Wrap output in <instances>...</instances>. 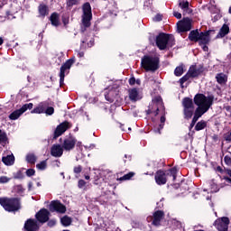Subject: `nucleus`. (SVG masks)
<instances>
[{
	"label": "nucleus",
	"mask_w": 231,
	"mask_h": 231,
	"mask_svg": "<svg viewBox=\"0 0 231 231\" xmlns=\"http://www.w3.org/2000/svg\"><path fill=\"white\" fill-rule=\"evenodd\" d=\"M32 187H33V183L29 182V183H28V189H29V190H31Z\"/></svg>",
	"instance_id": "nucleus-56"
},
{
	"label": "nucleus",
	"mask_w": 231,
	"mask_h": 231,
	"mask_svg": "<svg viewBox=\"0 0 231 231\" xmlns=\"http://www.w3.org/2000/svg\"><path fill=\"white\" fill-rule=\"evenodd\" d=\"M141 82H142V81H141L140 79H136V80H135V84H137L138 86H140Z\"/></svg>",
	"instance_id": "nucleus-57"
},
{
	"label": "nucleus",
	"mask_w": 231,
	"mask_h": 231,
	"mask_svg": "<svg viewBox=\"0 0 231 231\" xmlns=\"http://www.w3.org/2000/svg\"><path fill=\"white\" fill-rule=\"evenodd\" d=\"M60 221H61V225H63V226H69V225H71V217H69L68 216L61 217Z\"/></svg>",
	"instance_id": "nucleus-34"
},
{
	"label": "nucleus",
	"mask_w": 231,
	"mask_h": 231,
	"mask_svg": "<svg viewBox=\"0 0 231 231\" xmlns=\"http://www.w3.org/2000/svg\"><path fill=\"white\" fill-rule=\"evenodd\" d=\"M160 109H163V101L162 100V97H156L152 100V104L149 106L147 114L158 116Z\"/></svg>",
	"instance_id": "nucleus-7"
},
{
	"label": "nucleus",
	"mask_w": 231,
	"mask_h": 231,
	"mask_svg": "<svg viewBox=\"0 0 231 231\" xmlns=\"http://www.w3.org/2000/svg\"><path fill=\"white\" fill-rule=\"evenodd\" d=\"M176 174H178V169L176 168H171L166 172L158 171L155 174V181L157 185H165L167 183V176H171L174 181L176 180Z\"/></svg>",
	"instance_id": "nucleus-3"
},
{
	"label": "nucleus",
	"mask_w": 231,
	"mask_h": 231,
	"mask_svg": "<svg viewBox=\"0 0 231 231\" xmlns=\"http://www.w3.org/2000/svg\"><path fill=\"white\" fill-rule=\"evenodd\" d=\"M217 81L218 84H225L226 82V75L220 73L216 76Z\"/></svg>",
	"instance_id": "nucleus-33"
},
{
	"label": "nucleus",
	"mask_w": 231,
	"mask_h": 231,
	"mask_svg": "<svg viewBox=\"0 0 231 231\" xmlns=\"http://www.w3.org/2000/svg\"><path fill=\"white\" fill-rule=\"evenodd\" d=\"M51 154L54 158H60L64 154V148L60 144H53L51 148Z\"/></svg>",
	"instance_id": "nucleus-18"
},
{
	"label": "nucleus",
	"mask_w": 231,
	"mask_h": 231,
	"mask_svg": "<svg viewBox=\"0 0 231 231\" xmlns=\"http://www.w3.org/2000/svg\"><path fill=\"white\" fill-rule=\"evenodd\" d=\"M39 227H40L39 222L32 218L28 219L24 224L25 231H37L39 230Z\"/></svg>",
	"instance_id": "nucleus-17"
},
{
	"label": "nucleus",
	"mask_w": 231,
	"mask_h": 231,
	"mask_svg": "<svg viewBox=\"0 0 231 231\" xmlns=\"http://www.w3.org/2000/svg\"><path fill=\"white\" fill-rule=\"evenodd\" d=\"M178 32H190L192 30V20L184 18L177 23Z\"/></svg>",
	"instance_id": "nucleus-10"
},
{
	"label": "nucleus",
	"mask_w": 231,
	"mask_h": 231,
	"mask_svg": "<svg viewBox=\"0 0 231 231\" xmlns=\"http://www.w3.org/2000/svg\"><path fill=\"white\" fill-rule=\"evenodd\" d=\"M224 162L226 165H231V154L226 155L224 158Z\"/></svg>",
	"instance_id": "nucleus-44"
},
{
	"label": "nucleus",
	"mask_w": 231,
	"mask_h": 231,
	"mask_svg": "<svg viewBox=\"0 0 231 231\" xmlns=\"http://www.w3.org/2000/svg\"><path fill=\"white\" fill-rule=\"evenodd\" d=\"M6 140H8L6 137V133L3 132V130H0V143L2 145L6 144Z\"/></svg>",
	"instance_id": "nucleus-38"
},
{
	"label": "nucleus",
	"mask_w": 231,
	"mask_h": 231,
	"mask_svg": "<svg viewBox=\"0 0 231 231\" xmlns=\"http://www.w3.org/2000/svg\"><path fill=\"white\" fill-rule=\"evenodd\" d=\"M56 223H57V221H55V220H50L48 222V226H55Z\"/></svg>",
	"instance_id": "nucleus-51"
},
{
	"label": "nucleus",
	"mask_w": 231,
	"mask_h": 231,
	"mask_svg": "<svg viewBox=\"0 0 231 231\" xmlns=\"http://www.w3.org/2000/svg\"><path fill=\"white\" fill-rule=\"evenodd\" d=\"M228 225H230V219L226 217H223L215 221V226L218 231H228Z\"/></svg>",
	"instance_id": "nucleus-12"
},
{
	"label": "nucleus",
	"mask_w": 231,
	"mask_h": 231,
	"mask_svg": "<svg viewBox=\"0 0 231 231\" xmlns=\"http://www.w3.org/2000/svg\"><path fill=\"white\" fill-rule=\"evenodd\" d=\"M229 14H231V6L229 7Z\"/></svg>",
	"instance_id": "nucleus-64"
},
{
	"label": "nucleus",
	"mask_w": 231,
	"mask_h": 231,
	"mask_svg": "<svg viewBox=\"0 0 231 231\" xmlns=\"http://www.w3.org/2000/svg\"><path fill=\"white\" fill-rule=\"evenodd\" d=\"M206 199H208V200L210 199V196H208V197L206 198Z\"/></svg>",
	"instance_id": "nucleus-62"
},
{
	"label": "nucleus",
	"mask_w": 231,
	"mask_h": 231,
	"mask_svg": "<svg viewBox=\"0 0 231 231\" xmlns=\"http://www.w3.org/2000/svg\"><path fill=\"white\" fill-rule=\"evenodd\" d=\"M27 163H31V165H34L35 162H37V156L34 153H28L25 157Z\"/></svg>",
	"instance_id": "nucleus-31"
},
{
	"label": "nucleus",
	"mask_w": 231,
	"mask_h": 231,
	"mask_svg": "<svg viewBox=\"0 0 231 231\" xmlns=\"http://www.w3.org/2000/svg\"><path fill=\"white\" fill-rule=\"evenodd\" d=\"M226 172H227L228 176H230V178H231V170H227Z\"/></svg>",
	"instance_id": "nucleus-58"
},
{
	"label": "nucleus",
	"mask_w": 231,
	"mask_h": 231,
	"mask_svg": "<svg viewBox=\"0 0 231 231\" xmlns=\"http://www.w3.org/2000/svg\"><path fill=\"white\" fill-rule=\"evenodd\" d=\"M198 75H199V69H196V67L194 66L190 67L188 73L180 79V86H183V84L187 82L189 77L194 78V77H198Z\"/></svg>",
	"instance_id": "nucleus-13"
},
{
	"label": "nucleus",
	"mask_w": 231,
	"mask_h": 231,
	"mask_svg": "<svg viewBox=\"0 0 231 231\" xmlns=\"http://www.w3.org/2000/svg\"><path fill=\"white\" fill-rule=\"evenodd\" d=\"M3 42H5V41L0 37V46L3 44Z\"/></svg>",
	"instance_id": "nucleus-59"
},
{
	"label": "nucleus",
	"mask_w": 231,
	"mask_h": 231,
	"mask_svg": "<svg viewBox=\"0 0 231 231\" xmlns=\"http://www.w3.org/2000/svg\"><path fill=\"white\" fill-rule=\"evenodd\" d=\"M183 71H184L183 65H180L175 69L174 75L176 77H181L183 75Z\"/></svg>",
	"instance_id": "nucleus-37"
},
{
	"label": "nucleus",
	"mask_w": 231,
	"mask_h": 231,
	"mask_svg": "<svg viewBox=\"0 0 231 231\" xmlns=\"http://www.w3.org/2000/svg\"><path fill=\"white\" fill-rule=\"evenodd\" d=\"M73 5H75V1L69 0V1L68 2V5H69V6H73Z\"/></svg>",
	"instance_id": "nucleus-53"
},
{
	"label": "nucleus",
	"mask_w": 231,
	"mask_h": 231,
	"mask_svg": "<svg viewBox=\"0 0 231 231\" xmlns=\"http://www.w3.org/2000/svg\"><path fill=\"white\" fill-rule=\"evenodd\" d=\"M85 180H89V175H86Z\"/></svg>",
	"instance_id": "nucleus-61"
},
{
	"label": "nucleus",
	"mask_w": 231,
	"mask_h": 231,
	"mask_svg": "<svg viewBox=\"0 0 231 231\" xmlns=\"http://www.w3.org/2000/svg\"><path fill=\"white\" fill-rule=\"evenodd\" d=\"M79 57H84V52H79Z\"/></svg>",
	"instance_id": "nucleus-60"
},
{
	"label": "nucleus",
	"mask_w": 231,
	"mask_h": 231,
	"mask_svg": "<svg viewBox=\"0 0 231 231\" xmlns=\"http://www.w3.org/2000/svg\"><path fill=\"white\" fill-rule=\"evenodd\" d=\"M35 174V170L33 169H29L26 171V176H28L29 178L33 176Z\"/></svg>",
	"instance_id": "nucleus-46"
},
{
	"label": "nucleus",
	"mask_w": 231,
	"mask_h": 231,
	"mask_svg": "<svg viewBox=\"0 0 231 231\" xmlns=\"http://www.w3.org/2000/svg\"><path fill=\"white\" fill-rule=\"evenodd\" d=\"M165 216V213L162 210H157L153 213V219H152V225L155 226H160V223H162V219H163V217Z\"/></svg>",
	"instance_id": "nucleus-20"
},
{
	"label": "nucleus",
	"mask_w": 231,
	"mask_h": 231,
	"mask_svg": "<svg viewBox=\"0 0 231 231\" xmlns=\"http://www.w3.org/2000/svg\"><path fill=\"white\" fill-rule=\"evenodd\" d=\"M0 205L7 212H16V210L21 208V202L17 199L1 198Z\"/></svg>",
	"instance_id": "nucleus-5"
},
{
	"label": "nucleus",
	"mask_w": 231,
	"mask_h": 231,
	"mask_svg": "<svg viewBox=\"0 0 231 231\" xmlns=\"http://www.w3.org/2000/svg\"><path fill=\"white\" fill-rule=\"evenodd\" d=\"M207 185H209V189L205 188L204 192H207V190L210 192H219V187H217V181H216V180L213 179L209 180Z\"/></svg>",
	"instance_id": "nucleus-25"
},
{
	"label": "nucleus",
	"mask_w": 231,
	"mask_h": 231,
	"mask_svg": "<svg viewBox=\"0 0 231 231\" xmlns=\"http://www.w3.org/2000/svg\"><path fill=\"white\" fill-rule=\"evenodd\" d=\"M179 6L182 10L183 15H187L192 12V9H190L189 1H185V0L180 1Z\"/></svg>",
	"instance_id": "nucleus-23"
},
{
	"label": "nucleus",
	"mask_w": 231,
	"mask_h": 231,
	"mask_svg": "<svg viewBox=\"0 0 231 231\" xmlns=\"http://www.w3.org/2000/svg\"><path fill=\"white\" fill-rule=\"evenodd\" d=\"M141 66L146 71H156L160 68V59L158 57L144 56L142 59Z\"/></svg>",
	"instance_id": "nucleus-2"
},
{
	"label": "nucleus",
	"mask_w": 231,
	"mask_h": 231,
	"mask_svg": "<svg viewBox=\"0 0 231 231\" xmlns=\"http://www.w3.org/2000/svg\"><path fill=\"white\" fill-rule=\"evenodd\" d=\"M39 12V17H46L48 14H50V8H48V5L42 4L38 7Z\"/></svg>",
	"instance_id": "nucleus-26"
},
{
	"label": "nucleus",
	"mask_w": 231,
	"mask_h": 231,
	"mask_svg": "<svg viewBox=\"0 0 231 231\" xmlns=\"http://www.w3.org/2000/svg\"><path fill=\"white\" fill-rule=\"evenodd\" d=\"M201 114H198V112H195L192 122L190 124V129H192V127H194V125H196V122H198V120H199V118H201Z\"/></svg>",
	"instance_id": "nucleus-36"
},
{
	"label": "nucleus",
	"mask_w": 231,
	"mask_h": 231,
	"mask_svg": "<svg viewBox=\"0 0 231 231\" xmlns=\"http://www.w3.org/2000/svg\"><path fill=\"white\" fill-rule=\"evenodd\" d=\"M163 124H165V116H162L161 117V124H160V125H159V127L157 128V133H159V134H160V130L161 129H163Z\"/></svg>",
	"instance_id": "nucleus-41"
},
{
	"label": "nucleus",
	"mask_w": 231,
	"mask_h": 231,
	"mask_svg": "<svg viewBox=\"0 0 231 231\" xmlns=\"http://www.w3.org/2000/svg\"><path fill=\"white\" fill-rule=\"evenodd\" d=\"M129 84H130V86H134V84H136V79L131 78L129 79Z\"/></svg>",
	"instance_id": "nucleus-49"
},
{
	"label": "nucleus",
	"mask_w": 231,
	"mask_h": 231,
	"mask_svg": "<svg viewBox=\"0 0 231 231\" xmlns=\"http://www.w3.org/2000/svg\"><path fill=\"white\" fill-rule=\"evenodd\" d=\"M154 21H162V15L157 14L154 18Z\"/></svg>",
	"instance_id": "nucleus-52"
},
{
	"label": "nucleus",
	"mask_w": 231,
	"mask_h": 231,
	"mask_svg": "<svg viewBox=\"0 0 231 231\" xmlns=\"http://www.w3.org/2000/svg\"><path fill=\"white\" fill-rule=\"evenodd\" d=\"M69 127H71V125H69V122L65 121L61 123L56 127V130L54 132V138H59V136H62V134H64V133H66V131H68Z\"/></svg>",
	"instance_id": "nucleus-14"
},
{
	"label": "nucleus",
	"mask_w": 231,
	"mask_h": 231,
	"mask_svg": "<svg viewBox=\"0 0 231 231\" xmlns=\"http://www.w3.org/2000/svg\"><path fill=\"white\" fill-rule=\"evenodd\" d=\"M210 33H212V31L200 32L199 36V44H208V42H210Z\"/></svg>",
	"instance_id": "nucleus-22"
},
{
	"label": "nucleus",
	"mask_w": 231,
	"mask_h": 231,
	"mask_svg": "<svg viewBox=\"0 0 231 231\" xmlns=\"http://www.w3.org/2000/svg\"><path fill=\"white\" fill-rule=\"evenodd\" d=\"M85 186H86V181H84V180H80L79 181L78 187H79V189H82V188L85 187Z\"/></svg>",
	"instance_id": "nucleus-48"
},
{
	"label": "nucleus",
	"mask_w": 231,
	"mask_h": 231,
	"mask_svg": "<svg viewBox=\"0 0 231 231\" xmlns=\"http://www.w3.org/2000/svg\"><path fill=\"white\" fill-rule=\"evenodd\" d=\"M199 34H200V32L198 30L191 31L189 34V41L198 42V41H199Z\"/></svg>",
	"instance_id": "nucleus-28"
},
{
	"label": "nucleus",
	"mask_w": 231,
	"mask_h": 231,
	"mask_svg": "<svg viewBox=\"0 0 231 231\" xmlns=\"http://www.w3.org/2000/svg\"><path fill=\"white\" fill-rule=\"evenodd\" d=\"M75 143H77V140L73 137H69L64 140L61 147H63L65 151H71L75 148Z\"/></svg>",
	"instance_id": "nucleus-19"
},
{
	"label": "nucleus",
	"mask_w": 231,
	"mask_h": 231,
	"mask_svg": "<svg viewBox=\"0 0 231 231\" xmlns=\"http://www.w3.org/2000/svg\"><path fill=\"white\" fill-rule=\"evenodd\" d=\"M10 178L6 177V176H1L0 177V183H8V181H10Z\"/></svg>",
	"instance_id": "nucleus-45"
},
{
	"label": "nucleus",
	"mask_w": 231,
	"mask_h": 231,
	"mask_svg": "<svg viewBox=\"0 0 231 231\" xmlns=\"http://www.w3.org/2000/svg\"><path fill=\"white\" fill-rule=\"evenodd\" d=\"M93 14H91V5L89 3H86L83 5V15H82V23L86 28L91 26V18Z\"/></svg>",
	"instance_id": "nucleus-9"
},
{
	"label": "nucleus",
	"mask_w": 231,
	"mask_h": 231,
	"mask_svg": "<svg viewBox=\"0 0 231 231\" xmlns=\"http://www.w3.org/2000/svg\"><path fill=\"white\" fill-rule=\"evenodd\" d=\"M75 64V59L71 58L68 60L60 69V85H64V78L68 73H69V69H71V66Z\"/></svg>",
	"instance_id": "nucleus-8"
},
{
	"label": "nucleus",
	"mask_w": 231,
	"mask_h": 231,
	"mask_svg": "<svg viewBox=\"0 0 231 231\" xmlns=\"http://www.w3.org/2000/svg\"><path fill=\"white\" fill-rule=\"evenodd\" d=\"M207 127V122L205 121H199L196 126L195 129L196 131H202V129H205Z\"/></svg>",
	"instance_id": "nucleus-35"
},
{
	"label": "nucleus",
	"mask_w": 231,
	"mask_h": 231,
	"mask_svg": "<svg viewBox=\"0 0 231 231\" xmlns=\"http://www.w3.org/2000/svg\"><path fill=\"white\" fill-rule=\"evenodd\" d=\"M182 106H183V115L184 118L186 120H190L192 118V116L194 115V102H192V99L189 97H185L182 100Z\"/></svg>",
	"instance_id": "nucleus-6"
},
{
	"label": "nucleus",
	"mask_w": 231,
	"mask_h": 231,
	"mask_svg": "<svg viewBox=\"0 0 231 231\" xmlns=\"http://www.w3.org/2000/svg\"><path fill=\"white\" fill-rule=\"evenodd\" d=\"M128 97L132 102H138V100H141V98H142V96H140V92H138V89H136V88L129 89Z\"/></svg>",
	"instance_id": "nucleus-21"
},
{
	"label": "nucleus",
	"mask_w": 231,
	"mask_h": 231,
	"mask_svg": "<svg viewBox=\"0 0 231 231\" xmlns=\"http://www.w3.org/2000/svg\"><path fill=\"white\" fill-rule=\"evenodd\" d=\"M202 49H203L204 51H208V47L205 44H203Z\"/></svg>",
	"instance_id": "nucleus-55"
},
{
	"label": "nucleus",
	"mask_w": 231,
	"mask_h": 231,
	"mask_svg": "<svg viewBox=\"0 0 231 231\" xmlns=\"http://www.w3.org/2000/svg\"><path fill=\"white\" fill-rule=\"evenodd\" d=\"M2 162H3V163H5V165L10 166L15 162V157L14 156L13 153L9 154L7 156H4L2 158Z\"/></svg>",
	"instance_id": "nucleus-27"
},
{
	"label": "nucleus",
	"mask_w": 231,
	"mask_h": 231,
	"mask_svg": "<svg viewBox=\"0 0 231 231\" xmlns=\"http://www.w3.org/2000/svg\"><path fill=\"white\" fill-rule=\"evenodd\" d=\"M74 172H75L76 174H80V172H82V167H80V166H76V167L74 168Z\"/></svg>",
	"instance_id": "nucleus-47"
},
{
	"label": "nucleus",
	"mask_w": 231,
	"mask_h": 231,
	"mask_svg": "<svg viewBox=\"0 0 231 231\" xmlns=\"http://www.w3.org/2000/svg\"><path fill=\"white\" fill-rule=\"evenodd\" d=\"M228 32H230V27H228L226 24H224L217 37H225V35H227Z\"/></svg>",
	"instance_id": "nucleus-30"
},
{
	"label": "nucleus",
	"mask_w": 231,
	"mask_h": 231,
	"mask_svg": "<svg viewBox=\"0 0 231 231\" xmlns=\"http://www.w3.org/2000/svg\"><path fill=\"white\" fill-rule=\"evenodd\" d=\"M46 107H48V104L46 102L40 103L31 113L36 115H42L46 111Z\"/></svg>",
	"instance_id": "nucleus-24"
},
{
	"label": "nucleus",
	"mask_w": 231,
	"mask_h": 231,
	"mask_svg": "<svg viewBox=\"0 0 231 231\" xmlns=\"http://www.w3.org/2000/svg\"><path fill=\"white\" fill-rule=\"evenodd\" d=\"M173 15H174V17H176V19H181L180 13H178V12L174 11Z\"/></svg>",
	"instance_id": "nucleus-50"
},
{
	"label": "nucleus",
	"mask_w": 231,
	"mask_h": 231,
	"mask_svg": "<svg viewBox=\"0 0 231 231\" xmlns=\"http://www.w3.org/2000/svg\"><path fill=\"white\" fill-rule=\"evenodd\" d=\"M35 217L39 223H46L50 219V211L46 208L41 209Z\"/></svg>",
	"instance_id": "nucleus-16"
},
{
	"label": "nucleus",
	"mask_w": 231,
	"mask_h": 231,
	"mask_svg": "<svg viewBox=\"0 0 231 231\" xmlns=\"http://www.w3.org/2000/svg\"><path fill=\"white\" fill-rule=\"evenodd\" d=\"M115 95H116V90H110L109 93L105 95L106 100L115 102Z\"/></svg>",
	"instance_id": "nucleus-32"
},
{
	"label": "nucleus",
	"mask_w": 231,
	"mask_h": 231,
	"mask_svg": "<svg viewBox=\"0 0 231 231\" xmlns=\"http://www.w3.org/2000/svg\"><path fill=\"white\" fill-rule=\"evenodd\" d=\"M46 115L51 116L55 113V109L52 106L47 107L44 112Z\"/></svg>",
	"instance_id": "nucleus-42"
},
{
	"label": "nucleus",
	"mask_w": 231,
	"mask_h": 231,
	"mask_svg": "<svg viewBox=\"0 0 231 231\" xmlns=\"http://www.w3.org/2000/svg\"><path fill=\"white\" fill-rule=\"evenodd\" d=\"M50 21L52 26H59V24H60V22L59 21V14L53 13L50 17Z\"/></svg>",
	"instance_id": "nucleus-29"
},
{
	"label": "nucleus",
	"mask_w": 231,
	"mask_h": 231,
	"mask_svg": "<svg viewBox=\"0 0 231 231\" xmlns=\"http://www.w3.org/2000/svg\"><path fill=\"white\" fill-rule=\"evenodd\" d=\"M51 210L52 212H59L60 214H64L66 212V206H64L59 200L52 201L51 203Z\"/></svg>",
	"instance_id": "nucleus-15"
},
{
	"label": "nucleus",
	"mask_w": 231,
	"mask_h": 231,
	"mask_svg": "<svg viewBox=\"0 0 231 231\" xmlns=\"http://www.w3.org/2000/svg\"><path fill=\"white\" fill-rule=\"evenodd\" d=\"M217 171H221V167H217Z\"/></svg>",
	"instance_id": "nucleus-63"
},
{
	"label": "nucleus",
	"mask_w": 231,
	"mask_h": 231,
	"mask_svg": "<svg viewBox=\"0 0 231 231\" xmlns=\"http://www.w3.org/2000/svg\"><path fill=\"white\" fill-rule=\"evenodd\" d=\"M14 180H23V172L17 171L14 173Z\"/></svg>",
	"instance_id": "nucleus-43"
},
{
	"label": "nucleus",
	"mask_w": 231,
	"mask_h": 231,
	"mask_svg": "<svg viewBox=\"0 0 231 231\" xmlns=\"http://www.w3.org/2000/svg\"><path fill=\"white\" fill-rule=\"evenodd\" d=\"M32 107H33L32 103L23 105L20 109L14 111L9 116L10 120H17V118H19V116H21V115H23V113H26V111H28V109H32Z\"/></svg>",
	"instance_id": "nucleus-11"
},
{
	"label": "nucleus",
	"mask_w": 231,
	"mask_h": 231,
	"mask_svg": "<svg viewBox=\"0 0 231 231\" xmlns=\"http://www.w3.org/2000/svg\"><path fill=\"white\" fill-rule=\"evenodd\" d=\"M156 45L161 50H165V48H172V46H174V36L160 33L156 37Z\"/></svg>",
	"instance_id": "nucleus-4"
},
{
	"label": "nucleus",
	"mask_w": 231,
	"mask_h": 231,
	"mask_svg": "<svg viewBox=\"0 0 231 231\" xmlns=\"http://www.w3.org/2000/svg\"><path fill=\"white\" fill-rule=\"evenodd\" d=\"M225 181H226V183H231V179L228 177H224Z\"/></svg>",
	"instance_id": "nucleus-54"
},
{
	"label": "nucleus",
	"mask_w": 231,
	"mask_h": 231,
	"mask_svg": "<svg viewBox=\"0 0 231 231\" xmlns=\"http://www.w3.org/2000/svg\"><path fill=\"white\" fill-rule=\"evenodd\" d=\"M46 167H48L46 161H42L40 163L36 164V169H38L39 171H44Z\"/></svg>",
	"instance_id": "nucleus-39"
},
{
	"label": "nucleus",
	"mask_w": 231,
	"mask_h": 231,
	"mask_svg": "<svg viewBox=\"0 0 231 231\" xmlns=\"http://www.w3.org/2000/svg\"><path fill=\"white\" fill-rule=\"evenodd\" d=\"M194 103L198 106L195 113L203 116L212 106L214 99L210 97H206L203 94H197L194 97Z\"/></svg>",
	"instance_id": "nucleus-1"
},
{
	"label": "nucleus",
	"mask_w": 231,
	"mask_h": 231,
	"mask_svg": "<svg viewBox=\"0 0 231 231\" xmlns=\"http://www.w3.org/2000/svg\"><path fill=\"white\" fill-rule=\"evenodd\" d=\"M133 176H134V172H129L128 174H125L123 177H121L119 180L121 181H125V180H127L133 178Z\"/></svg>",
	"instance_id": "nucleus-40"
}]
</instances>
